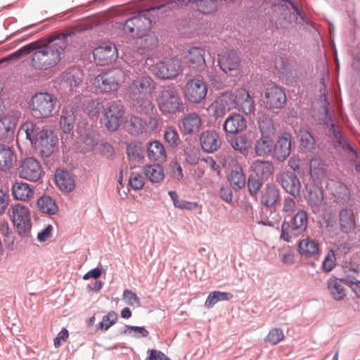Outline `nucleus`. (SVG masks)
I'll return each mask as SVG.
<instances>
[{
    "mask_svg": "<svg viewBox=\"0 0 360 360\" xmlns=\"http://www.w3.org/2000/svg\"><path fill=\"white\" fill-rule=\"evenodd\" d=\"M86 28L75 29L72 31L52 35L46 44L39 41L38 48L30 56V66L36 70H47L55 67L60 60L61 55L68 46V37H70L85 30Z\"/></svg>",
    "mask_w": 360,
    "mask_h": 360,
    "instance_id": "f257e3e1",
    "label": "nucleus"
},
{
    "mask_svg": "<svg viewBox=\"0 0 360 360\" xmlns=\"http://www.w3.org/2000/svg\"><path fill=\"white\" fill-rule=\"evenodd\" d=\"M155 89V82L149 76H141L129 84L127 91L136 109L141 112H148L153 108L151 93Z\"/></svg>",
    "mask_w": 360,
    "mask_h": 360,
    "instance_id": "f03ea898",
    "label": "nucleus"
},
{
    "mask_svg": "<svg viewBox=\"0 0 360 360\" xmlns=\"http://www.w3.org/2000/svg\"><path fill=\"white\" fill-rule=\"evenodd\" d=\"M159 110L165 115H174L184 111V103L179 91L174 87L163 88L157 96Z\"/></svg>",
    "mask_w": 360,
    "mask_h": 360,
    "instance_id": "7ed1b4c3",
    "label": "nucleus"
},
{
    "mask_svg": "<svg viewBox=\"0 0 360 360\" xmlns=\"http://www.w3.org/2000/svg\"><path fill=\"white\" fill-rule=\"evenodd\" d=\"M57 98L51 94L39 92L33 95L29 103L32 115L37 119H46L53 115Z\"/></svg>",
    "mask_w": 360,
    "mask_h": 360,
    "instance_id": "20e7f679",
    "label": "nucleus"
},
{
    "mask_svg": "<svg viewBox=\"0 0 360 360\" xmlns=\"http://www.w3.org/2000/svg\"><path fill=\"white\" fill-rule=\"evenodd\" d=\"M124 79L125 73L123 70L112 68L96 76L94 85L101 92H113L120 89Z\"/></svg>",
    "mask_w": 360,
    "mask_h": 360,
    "instance_id": "39448f33",
    "label": "nucleus"
},
{
    "mask_svg": "<svg viewBox=\"0 0 360 360\" xmlns=\"http://www.w3.org/2000/svg\"><path fill=\"white\" fill-rule=\"evenodd\" d=\"M272 9L273 15L278 18L281 25L284 27L296 24L298 15H300L297 5L289 0H275Z\"/></svg>",
    "mask_w": 360,
    "mask_h": 360,
    "instance_id": "423d86ee",
    "label": "nucleus"
},
{
    "mask_svg": "<svg viewBox=\"0 0 360 360\" xmlns=\"http://www.w3.org/2000/svg\"><path fill=\"white\" fill-rule=\"evenodd\" d=\"M307 223V213L303 210H299L293 217L291 224L285 221L282 224L281 238L290 242L292 238L300 235L306 230Z\"/></svg>",
    "mask_w": 360,
    "mask_h": 360,
    "instance_id": "0eeeda50",
    "label": "nucleus"
},
{
    "mask_svg": "<svg viewBox=\"0 0 360 360\" xmlns=\"http://www.w3.org/2000/svg\"><path fill=\"white\" fill-rule=\"evenodd\" d=\"M152 24V20L148 13H139L125 21L123 25V31L125 34L133 37L143 36L148 32Z\"/></svg>",
    "mask_w": 360,
    "mask_h": 360,
    "instance_id": "6e6552de",
    "label": "nucleus"
},
{
    "mask_svg": "<svg viewBox=\"0 0 360 360\" xmlns=\"http://www.w3.org/2000/svg\"><path fill=\"white\" fill-rule=\"evenodd\" d=\"M125 114L124 106L117 102L113 101L104 108L103 124L110 131H117L122 123H124Z\"/></svg>",
    "mask_w": 360,
    "mask_h": 360,
    "instance_id": "1a4fd4ad",
    "label": "nucleus"
},
{
    "mask_svg": "<svg viewBox=\"0 0 360 360\" xmlns=\"http://www.w3.org/2000/svg\"><path fill=\"white\" fill-rule=\"evenodd\" d=\"M183 93L190 103H199L207 94V85L203 79L193 78L187 81Z\"/></svg>",
    "mask_w": 360,
    "mask_h": 360,
    "instance_id": "9d476101",
    "label": "nucleus"
},
{
    "mask_svg": "<svg viewBox=\"0 0 360 360\" xmlns=\"http://www.w3.org/2000/svg\"><path fill=\"white\" fill-rule=\"evenodd\" d=\"M11 219L20 235H27L31 230L30 212L27 207L18 203L12 207Z\"/></svg>",
    "mask_w": 360,
    "mask_h": 360,
    "instance_id": "9b49d317",
    "label": "nucleus"
},
{
    "mask_svg": "<svg viewBox=\"0 0 360 360\" xmlns=\"http://www.w3.org/2000/svg\"><path fill=\"white\" fill-rule=\"evenodd\" d=\"M21 179L36 182L41 176L43 169L40 162L34 158H26L20 161L17 169Z\"/></svg>",
    "mask_w": 360,
    "mask_h": 360,
    "instance_id": "f8f14e48",
    "label": "nucleus"
},
{
    "mask_svg": "<svg viewBox=\"0 0 360 360\" xmlns=\"http://www.w3.org/2000/svg\"><path fill=\"white\" fill-rule=\"evenodd\" d=\"M285 101L286 95L282 87L272 86L264 90L263 102L266 108L271 110L281 108Z\"/></svg>",
    "mask_w": 360,
    "mask_h": 360,
    "instance_id": "ddd939ff",
    "label": "nucleus"
},
{
    "mask_svg": "<svg viewBox=\"0 0 360 360\" xmlns=\"http://www.w3.org/2000/svg\"><path fill=\"white\" fill-rule=\"evenodd\" d=\"M93 55L97 65L105 66L116 60L118 51L114 44L103 43L94 49Z\"/></svg>",
    "mask_w": 360,
    "mask_h": 360,
    "instance_id": "4468645a",
    "label": "nucleus"
},
{
    "mask_svg": "<svg viewBox=\"0 0 360 360\" xmlns=\"http://www.w3.org/2000/svg\"><path fill=\"white\" fill-rule=\"evenodd\" d=\"M181 61L176 58H172L167 62L160 61L153 67L155 75L162 79H173L181 72Z\"/></svg>",
    "mask_w": 360,
    "mask_h": 360,
    "instance_id": "2eb2a0df",
    "label": "nucleus"
},
{
    "mask_svg": "<svg viewBox=\"0 0 360 360\" xmlns=\"http://www.w3.org/2000/svg\"><path fill=\"white\" fill-rule=\"evenodd\" d=\"M236 108V97L231 91H226L219 96L212 104L214 115L224 117L231 109Z\"/></svg>",
    "mask_w": 360,
    "mask_h": 360,
    "instance_id": "dca6fc26",
    "label": "nucleus"
},
{
    "mask_svg": "<svg viewBox=\"0 0 360 360\" xmlns=\"http://www.w3.org/2000/svg\"><path fill=\"white\" fill-rule=\"evenodd\" d=\"M56 143L57 138L53 131L41 129L39 137L32 143L41 155L48 157L54 151Z\"/></svg>",
    "mask_w": 360,
    "mask_h": 360,
    "instance_id": "f3484780",
    "label": "nucleus"
},
{
    "mask_svg": "<svg viewBox=\"0 0 360 360\" xmlns=\"http://www.w3.org/2000/svg\"><path fill=\"white\" fill-rule=\"evenodd\" d=\"M218 62L221 69L225 73L231 74L239 69L240 59L236 51L229 50L219 54Z\"/></svg>",
    "mask_w": 360,
    "mask_h": 360,
    "instance_id": "a211bd4d",
    "label": "nucleus"
},
{
    "mask_svg": "<svg viewBox=\"0 0 360 360\" xmlns=\"http://www.w3.org/2000/svg\"><path fill=\"white\" fill-rule=\"evenodd\" d=\"M278 181L287 193L295 197L300 195L301 184L295 174L283 172L278 176Z\"/></svg>",
    "mask_w": 360,
    "mask_h": 360,
    "instance_id": "6ab92c4d",
    "label": "nucleus"
},
{
    "mask_svg": "<svg viewBox=\"0 0 360 360\" xmlns=\"http://www.w3.org/2000/svg\"><path fill=\"white\" fill-rule=\"evenodd\" d=\"M200 143L204 151L213 153L220 148L221 140L219 134L216 131L206 130L201 133Z\"/></svg>",
    "mask_w": 360,
    "mask_h": 360,
    "instance_id": "aec40b11",
    "label": "nucleus"
},
{
    "mask_svg": "<svg viewBox=\"0 0 360 360\" xmlns=\"http://www.w3.org/2000/svg\"><path fill=\"white\" fill-rule=\"evenodd\" d=\"M291 136L288 133L282 134L274 146V156L278 161L285 160L291 152Z\"/></svg>",
    "mask_w": 360,
    "mask_h": 360,
    "instance_id": "412c9836",
    "label": "nucleus"
},
{
    "mask_svg": "<svg viewBox=\"0 0 360 360\" xmlns=\"http://www.w3.org/2000/svg\"><path fill=\"white\" fill-rule=\"evenodd\" d=\"M250 170L256 177L265 181L273 175L274 165L269 160H257L251 164Z\"/></svg>",
    "mask_w": 360,
    "mask_h": 360,
    "instance_id": "4be33fe9",
    "label": "nucleus"
},
{
    "mask_svg": "<svg viewBox=\"0 0 360 360\" xmlns=\"http://www.w3.org/2000/svg\"><path fill=\"white\" fill-rule=\"evenodd\" d=\"M246 127L245 119L238 113L230 115L223 124L224 131L231 134L243 131Z\"/></svg>",
    "mask_w": 360,
    "mask_h": 360,
    "instance_id": "5701e85b",
    "label": "nucleus"
},
{
    "mask_svg": "<svg viewBox=\"0 0 360 360\" xmlns=\"http://www.w3.org/2000/svg\"><path fill=\"white\" fill-rule=\"evenodd\" d=\"M123 124L125 131L132 136L145 133L144 120L139 116L129 115L125 117Z\"/></svg>",
    "mask_w": 360,
    "mask_h": 360,
    "instance_id": "b1692460",
    "label": "nucleus"
},
{
    "mask_svg": "<svg viewBox=\"0 0 360 360\" xmlns=\"http://www.w3.org/2000/svg\"><path fill=\"white\" fill-rule=\"evenodd\" d=\"M188 65L198 70H202L206 66L205 51L202 49L193 47L191 49L186 56Z\"/></svg>",
    "mask_w": 360,
    "mask_h": 360,
    "instance_id": "393cba45",
    "label": "nucleus"
},
{
    "mask_svg": "<svg viewBox=\"0 0 360 360\" xmlns=\"http://www.w3.org/2000/svg\"><path fill=\"white\" fill-rule=\"evenodd\" d=\"M236 107L245 114L250 113L255 110L254 101L250 97L249 92L245 89H240L236 94Z\"/></svg>",
    "mask_w": 360,
    "mask_h": 360,
    "instance_id": "a878e982",
    "label": "nucleus"
},
{
    "mask_svg": "<svg viewBox=\"0 0 360 360\" xmlns=\"http://www.w3.org/2000/svg\"><path fill=\"white\" fill-rule=\"evenodd\" d=\"M345 279L331 278L327 281V290L331 297L336 301L343 300L346 296V289L342 285Z\"/></svg>",
    "mask_w": 360,
    "mask_h": 360,
    "instance_id": "bb28decb",
    "label": "nucleus"
},
{
    "mask_svg": "<svg viewBox=\"0 0 360 360\" xmlns=\"http://www.w3.org/2000/svg\"><path fill=\"white\" fill-rule=\"evenodd\" d=\"M147 155L150 160L162 162L167 155L164 146L159 141H153L147 144Z\"/></svg>",
    "mask_w": 360,
    "mask_h": 360,
    "instance_id": "cd10ccee",
    "label": "nucleus"
},
{
    "mask_svg": "<svg viewBox=\"0 0 360 360\" xmlns=\"http://www.w3.org/2000/svg\"><path fill=\"white\" fill-rule=\"evenodd\" d=\"M274 143L273 138L267 136H261L255 143L254 150L257 156L266 157L270 155L274 151Z\"/></svg>",
    "mask_w": 360,
    "mask_h": 360,
    "instance_id": "c85d7f7f",
    "label": "nucleus"
},
{
    "mask_svg": "<svg viewBox=\"0 0 360 360\" xmlns=\"http://www.w3.org/2000/svg\"><path fill=\"white\" fill-rule=\"evenodd\" d=\"M143 172L152 183H160L165 178L163 167L159 164L147 165L143 167Z\"/></svg>",
    "mask_w": 360,
    "mask_h": 360,
    "instance_id": "c756f323",
    "label": "nucleus"
},
{
    "mask_svg": "<svg viewBox=\"0 0 360 360\" xmlns=\"http://www.w3.org/2000/svg\"><path fill=\"white\" fill-rule=\"evenodd\" d=\"M56 183L62 191L70 192L75 188V181L67 171L58 169L55 174Z\"/></svg>",
    "mask_w": 360,
    "mask_h": 360,
    "instance_id": "7c9ffc66",
    "label": "nucleus"
},
{
    "mask_svg": "<svg viewBox=\"0 0 360 360\" xmlns=\"http://www.w3.org/2000/svg\"><path fill=\"white\" fill-rule=\"evenodd\" d=\"M13 195L18 200L27 201L34 195V191L25 182H15L12 187Z\"/></svg>",
    "mask_w": 360,
    "mask_h": 360,
    "instance_id": "2f4dec72",
    "label": "nucleus"
},
{
    "mask_svg": "<svg viewBox=\"0 0 360 360\" xmlns=\"http://www.w3.org/2000/svg\"><path fill=\"white\" fill-rule=\"evenodd\" d=\"M340 225L342 231L350 233L356 228V221L351 209H343L340 213Z\"/></svg>",
    "mask_w": 360,
    "mask_h": 360,
    "instance_id": "473e14b6",
    "label": "nucleus"
},
{
    "mask_svg": "<svg viewBox=\"0 0 360 360\" xmlns=\"http://www.w3.org/2000/svg\"><path fill=\"white\" fill-rule=\"evenodd\" d=\"M15 154L10 147L0 145V170L8 171L13 165Z\"/></svg>",
    "mask_w": 360,
    "mask_h": 360,
    "instance_id": "72a5a7b5",
    "label": "nucleus"
},
{
    "mask_svg": "<svg viewBox=\"0 0 360 360\" xmlns=\"http://www.w3.org/2000/svg\"><path fill=\"white\" fill-rule=\"evenodd\" d=\"M279 200V192L272 184H267L262 192L261 202L265 206L271 207L276 205Z\"/></svg>",
    "mask_w": 360,
    "mask_h": 360,
    "instance_id": "f704fd0d",
    "label": "nucleus"
},
{
    "mask_svg": "<svg viewBox=\"0 0 360 360\" xmlns=\"http://www.w3.org/2000/svg\"><path fill=\"white\" fill-rule=\"evenodd\" d=\"M182 124L186 134H193L198 131L201 125V119L197 113L191 112L185 116Z\"/></svg>",
    "mask_w": 360,
    "mask_h": 360,
    "instance_id": "c9c22d12",
    "label": "nucleus"
},
{
    "mask_svg": "<svg viewBox=\"0 0 360 360\" xmlns=\"http://www.w3.org/2000/svg\"><path fill=\"white\" fill-rule=\"evenodd\" d=\"M16 122V118L11 115L0 118V139H6L13 134Z\"/></svg>",
    "mask_w": 360,
    "mask_h": 360,
    "instance_id": "e433bc0d",
    "label": "nucleus"
},
{
    "mask_svg": "<svg viewBox=\"0 0 360 360\" xmlns=\"http://www.w3.org/2000/svg\"><path fill=\"white\" fill-rule=\"evenodd\" d=\"M144 150L139 141L130 142L127 146V154L130 160L143 162L144 160Z\"/></svg>",
    "mask_w": 360,
    "mask_h": 360,
    "instance_id": "4c0bfd02",
    "label": "nucleus"
},
{
    "mask_svg": "<svg viewBox=\"0 0 360 360\" xmlns=\"http://www.w3.org/2000/svg\"><path fill=\"white\" fill-rule=\"evenodd\" d=\"M310 175L314 180H319L326 176L325 163L319 158H312L309 164Z\"/></svg>",
    "mask_w": 360,
    "mask_h": 360,
    "instance_id": "58836bf2",
    "label": "nucleus"
},
{
    "mask_svg": "<svg viewBox=\"0 0 360 360\" xmlns=\"http://www.w3.org/2000/svg\"><path fill=\"white\" fill-rule=\"evenodd\" d=\"M298 250L300 255L309 257L319 252V244L315 240L307 238L300 242Z\"/></svg>",
    "mask_w": 360,
    "mask_h": 360,
    "instance_id": "ea45409f",
    "label": "nucleus"
},
{
    "mask_svg": "<svg viewBox=\"0 0 360 360\" xmlns=\"http://www.w3.org/2000/svg\"><path fill=\"white\" fill-rule=\"evenodd\" d=\"M37 205L40 211L49 214H55L58 210L54 200L49 195L41 196L37 200Z\"/></svg>",
    "mask_w": 360,
    "mask_h": 360,
    "instance_id": "a19ab883",
    "label": "nucleus"
},
{
    "mask_svg": "<svg viewBox=\"0 0 360 360\" xmlns=\"http://www.w3.org/2000/svg\"><path fill=\"white\" fill-rule=\"evenodd\" d=\"M75 116L72 110L64 109L60 119V126L64 133H70L74 127Z\"/></svg>",
    "mask_w": 360,
    "mask_h": 360,
    "instance_id": "79ce46f5",
    "label": "nucleus"
},
{
    "mask_svg": "<svg viewBox=\"0 0 360 360\" xmlns=\"http://www.w3.org/2000/svg\"><path fill=\"white\" fill-rule=\"evenodd\" d=\"M21 130L25 132L26 137L31 143H33L39 136L41 131L38 124L34 121L29 120L22 124Z\"/></svg>",
    "mask_w": 360,
    "mask_h": 360,
    "instance_id": "37998d69",
    "label": "nucleus"
},
{
    "mask_svg": "<svg viewBox=\"0 0 360 360\" xmlns=\"http://www.w3.org/2000/svg\"><path fill=\"white\" fill-rule=\"evenodd\" d=\"M163 124L162 119L158 115H152L144 120L145 133L153 134L159 132Z\"/></svg>",
    "mask_w": 360,
    "mask_h": 360,
    "instance_id": "c03bdc74",
    "label": "nucleus"
},
{
    "mask_svg": "<svg viewBox=\"0 0 360 360\" xmlns=\"http://www.w3.org/2000/svg\"><path fill=\"white\" fill-rule=\"evenodd\" d=\"M229 181L235 190L243 188L245 184V176L241 167L232 170L229 176Z\"/></svg>",
    "mask_w": 360,
    "mask_h": 360,
    "instance_id": "a18cd8bd",
    "label": "nucleus"
},
{
    "mask_svg": "<svg viewBox=\"0 0 360 360\" xmlns=\"http://www.w3.org/2000/svg\"><path fill=\"white\" fill-rule=\"evenodd\" d=\"M169 195L173 202L174 206L181 210H194L198 205L195 202H189L179 199L178 193L174 191H169Z\"/></svg>",
    "mask_w": 360,
    "mask_h": 360,
    "instance_id": "49530a36",
    "label": "nucleus"
},
{
    "mask_svg": "<svg viewBox=\"0 0 360 360\" xmlns=\"http://www.w3.org/2000/svg\"><path fill=\"white\" fill-rule=\"evenodd\" d=\"M232 297L233 295L229 292L213 291L209 294L205 305L207 308L210 309L218 302L230 300Z\"/></svg>",
    "mask_w": 360,
    "mask_h": 360,
    "instance_id": "de8ad7c7",
    "label": "nucleus"
},
{
    "mask_svg": "<svg viewBox=\"0 0 360 360\" xmlns=\"http://www.w3.org/2000/svg\"><path fill=\"white\" fill-rule=\"evenodd\" d=\"M135 41L136 46L139 49H150L155 46L158 43L157 38L152 34L146 32L143 36H136Z\"/></svg>",
    "mask_w": 360,
    "mask_h": 360,
    "instance_id": "09e8293b",
    "label": "nucleus"
},
{
    "mask_svg": "<svg viewBox=\"0 0 360 360\" xmlns=\"http://www.w3.org/2000/svg\"><path fill=\"white\" fill-rule=\"evenodd\" d=\"M38 47L39 46L37 43H30V44L21 47L18 51L10 54L7 57H6L4 59V61L16 60L22 56L27 55V54L30 53L31 52H32L33 51L37 50V49Z\"/></svg>",
    "mask_w": 360,
    "mask_h": 360,
    "instance_id": "8fccbe9b",
    "label": "nucleus"
},
{
    "mask_svg": "<svg viewBox=\"0 0 360 360\" xmlns=\"http://www.w3.org/2000/svg\"><path fill=\"white\" fill-rule=\"evenodd\" d=\"M202 13H211L217 9V0H193Z\"/></svg>",
    "mask_w": 360,
    "mask_h": 360,
    "instance_id": "3c124183",
    "label": "nucleus"
},
{
    "mask_svg": "<svg viewBox=\"0 0 360 360\" xmlns=\"http://www.w3.org/2000/svg\"><path fill=\"white\" fill-rule=\"evenodd\" d=\"M259 129L261 136L273 138L274 134V127L271 119L267 117L260 119L259 121Z\"/></svg>",
    "mask_w": 360,
    "mask_h": 360,
    "instance_id": "603ef678",
    "label": "nucleus"
},
{
    "mask_svg": "<svg viewBox=\"0 0 360 360\" xmlns=\"http://www.w3.org/2000/svg\"><path fill=\"white\" fill-rule=\"evenodd\" d=\"M123 335H129L136 338H146L148 335V331L144 327L126 326L121 331Z\"/></svg>",
    "mask_w": 360,
    "mask_h": 360,
    "instance_id": "864d4df0",
    "label": "nucleus"
},
{
    "mask_svg": "<svg viewBox=\"0 0 360 360\" xmlns=\"http://www.w3.org/2000/svg\"><path fill=\"white\" fill-rule=\"evenodd\" d=\"M231 145L235 150L245 153L250 146V143L246 136L240 135L231 140Z\"/></svg>",
    "mask_w": 360,
    "mask_h": 360,
    "instance_id": "5fc2aeb1",
    "label": "nucleus"
},
{
    "mask_svg": "<svg viewBox=\"0 0 360 360\" xmlns=\"http://www.w3.org/2000/svg\"><path fill=\"white\" fill-rule=\"evenodd\" d=\"M297 139L301 146L306 148H311L314 145V139L311 134L305 129L300 130Z\"/></svg>",
    "mask_w": 360,
    "mask_h": 360,
    "instance_id": "6e6d98bb",
    "label": "nucleus"
},
{
    "mask_svg": "<svg viewBox=\"0 0 360 360\" xmlns=\"http://www.w3.org/2000/svg\"><path fill=\"white\" fill-rule=\"evenodd\" d=\"M307 200L311 207L316 209L323 200L322 192L318 188L310 190L307 194Z\"/></svg>",
    "mask_w": 360,
    "mask_h": 360,
    "instance_id": "4d7b16f0",
    "label": "nucleus"
},
{
    "mask_svg": "<svg viewBox=\"0 0 360 360\" xmlns=\"http://www.w3.org/2000/svg\"><path fill=\"white\" fill-rule=\"evenodd\" d=\"M284 334L280 328H272L269 330L265 341L272 345H276L284 339Z\"/></svg>",
    "mask_w": 360,
    "mask_h": 360,
    "instance_id": "13d9d810",
    "label": "nucleus"
},
{
    "mask_svg": "<svg viewBox=\"0 0 360 360\" xmlns=\"http://www.w3.org/2000/svg\"><path fill=\"white\" fill-rule=\"evenodd\" d=\"M122 299L128 305L134 307H141V302L137 295L131 290H124L122 295Z\"/></svg>",
    "mask_w": 360,
    "mask_h": 360,
    "instance_id": "bf43d9fd",
    "label": "nucleus"
},
{
    "mask_svg": "<svg viewBox=\"0 0 360 360\" xmlns=\"http://www.w3.org/2000/svg\"><path fill=\"white\" fill-rule=\"evenodd\" d=\"M105 108L101 101L94 100L88 103L86 110L88 115L94 118L97 117L101 110Z\"/></svg>",
    "mask_w": 360,
    "mask_h": 360,
    "instance_id": "052dcab7",
    "label": "nucleus"
},
{
    "mask_svg": "<svg viewBox=\"0 0 360 360\" xmlns=\"http://www.w3.org/2000/svg\"><path fill=\"white\" fill-rule=\"evenodd\" d=\"M263 181L264 180L256 177L255 175L250 176L248 181V187L252 195H256L258 193Z\"/></svg>",
    "mask_w": 360,
    "mask_h": 360,
    "instance_id": "680f3d73",
    "label": "nucleus"
},
{
    "mask_svg": "<svg viewBox=\"0 0 360 360\" xmlns=\"http://www.w3.org/2000/svg\"><path fill=\"white\" fill-rule=\"evenodd\" d=\"M117 320V314L116 312L111 311L104 316L102 321L99 323V326L101 330H107L111 326H112Z\"/></svg>",
    "mask_w": 360,
    "mask_h": 360,
    "instance_id": "e2e57ef3",
    "label": "nucleus"
},
{
    "mask_svg": "<svg viewBox=\"0 0 360 360\" xmlns=\"http://www.w3.org/2000/svg\"><path fill=\"white\" fill-rule=\"evenodd\" d=\"M336 265V257L335 254L334 253V250H330L323 263H322V269L326 272H330L333 269V268Z\"/></svg>",
    "mask_w": 360,
    "mask_h": 360,
    "instance_id": "0e129e2a",
    "label": "nucleus"
},
{
    "mask_svg": "<svg viewBox=\"0 0 360 360\" xmlns=\"http://www.w3.org/2000/svg\"><path fill=\"white\" fill-rule=\"evenodd\" d=\"M145 184L143 176L138 172H131L129 176V186L134 190L141 189Z\"/></svg>",
    "mask_w": 360,
    "mask_h": 360,
    "instance_id": "69168bd1",
    "label": "nucleus"
},
{
    "mask_svg": "<svg viewBox=\"0 0 360 360\" xmlns=\"http://www.w3.org/2000/svg\"><path fill=\"white\" fill-rule=\"evenodd\" d=\"M165 140L171 146L178 145L179 136L178 132L172 127H168L165 132Z\"/></svg>",
    "mask_w": 360,
    "mask_h": 360,
    "instance_id": "338daca9",
    "label": "nucleus"
},
{
    "mask_svg": "<svg viewBox=\"0 0 360 360\" xmlns=\"http://www.w3.org/2000/svg\"><path fill=\"white\" fill-rule=\"evenodd\" d=\"M186 155V160L187 162L192 165H195L199 160V151L198 149L195 147L186 148L184 150Z\"/></svg>",
    "mask_w": 360,
    "mask_h": 360,
    "instance_id": "774afa93",
    "label": "nucleus"
}]
</instances>
